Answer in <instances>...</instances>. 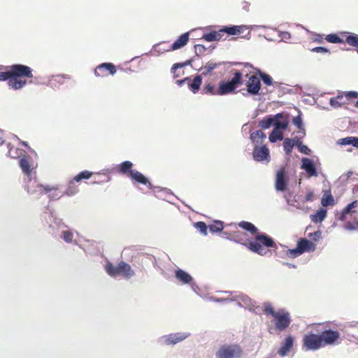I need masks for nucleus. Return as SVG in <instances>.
Instances as JSON below:
<instances>
[{
	"label": "nucleus",
	"instance_id": "f257e3e1",
	"mask_svg": "<svg viewBox=\"0 0 358 358\" xmlns=\"http://www.w3.org/2000/svg\"><path fill=\"white\" fill-rule=\"evenodd\" d=\"M32 72L31 67L23 64H13L10 66L0 65V81L8 80L10 88L18 90L27 85L24 78H33Z\"/></svg>",
	"mask_w": 358,
	"mask_h": 358
},
{
	"label": "nucleus",
	"instance_id": "f03ea898",
	"mask_svg": "<svg viewBox=\"0 0 358 358\" xmlns=\"http://www.w3.org/2000/svg\"><path fill=\"white\" fill-rule=\"evenodd\" d=\"M233 239L242 245H245L250 251L260 255H265L269 250L266 248H274L276 246L273 238L264 234H257L253 241H249L248 235L241 231H234L231 234Z\"/></svg>",
	"mask_w": 358,
	"mask_h": 358
},
{
	"label": "nucleus",
	"instance_id": "7ed1b4c3",
	"mask_svg": "<svg viewBox=\"0 0 358 358\" xmlns=\"http://www.w3.org/2000/svg\"><path fill=\"white\" fill-rule=\"evenodd\" d=\"M231 78L228 80H221L218 88L214 85L207 83L203 88V93L210 95H226L236 92V88L243 83V74L238 70L231 71Z\"/></svg>",
	"mask_w": 358,
	"mask_h": 358
},
{
	"label": "nucleus",
	"instance_id": "20e7f679",
	"mask_svg": "<svg viewBox=\"0 0 358 358\" xmlns=\"http://www.w3.org/2000/svg\"><path fill=\"white\" fill-rule=\"evenodd\" d=\"M340 337L338 331L326 330L320 334H308L303 338V346L306 350H317L325 345L334 344Z\"/></svg>",
	"mask_w": 358,
	"mask_h": 358
},
{
	"label": "nucleus",
	"instance_id": "39448f33",
	"mask_svg": "<svg viewBox=\"0 0 358 358\" xmlns=\"http://www.w3.org/2000/svg\"><path fill=\"white\" fill-rule=\"evenodd\" d=\"M263 312L266 315L273 317V322L276 329L282 331L285 330L291 323L289 313L285 309L275 311L270 303H264L262 306Z\"/></svg>",
	"mask_w": 358,
	"mask_h": 358
},
{
	"label": "nucleus",
	"instance_id": "423d86ee",
	"mask_svg": "<svg viewBox=\"0 0 358 358\" xmlns=\"http://www.w3.org/2000/svg\"><path fill=\"white\" fill-rule=\"evenodd\" d=\"M134 164L130 161H124L116 167L117 173L129 176L132 180L152 189V185L148 179L141 172L132 169Z\"/></svg>",
	"mask_w": 358,
	"mask_h": 358
},
{
	"label": "nucleus",
	"instance_id": "0eeeda50",
	"mask_svg": "<svg viewBox=\"0 0 358 358\" xmlns=\"http://www.w3.org/2000/svg\"><path fill=\"white\" fill-rule=\"evenodd\" d=\"M105 270L110 276L113 278L121 275L125 278H130L135 274L131 266L123 261H121L117 266L108 262L105 266Z\"/></svg>",
	"mask_w": 358,
	"mask_h": 358
},
{
	"label": "nucleus",
	"instance_id": "6e6552de",
	"mask_svg": "<svg viewBox=\"0 0 358 358\" xmlns=\"http://www.w3.org/2000/svg\"><path fill=\"white\" fill-rule=\"evenodd\" d=\"M244 26H231L224 27L218 31H213L210 33L205 34L203 36V38L208 41H217L222 38L224 34L228 35L234 36L241 34L243 31Z\"/></svg>",
	"mask_w": 358,
	"mask_h": 358
},
{
	"label": "nucleus",
	"instance_id": "1a4fd4ad",
	"mask_svg": "<svg viewBox=\"0 0 358 358\" xmlns=\"http://www.w3.org/2000/svg\"><path fill=\"white\" fill-rule=\"evenodd\" d=\"M242 355V348L236 343L222 345L215 353L216 358H241Z\"/></svg>",
	"mask_w": 358,
	"mask_h": 358
},
{
	"label": "nucleus",
	"instance_id": "9d476101",
	"mask_svg": "<svg viewBox=\"0 0 358 358\" xmlns=\"http://www.w3.org/2000/svg\"><path fill=\"white\" fill-rule=\"evenodd\" d=\"M316 250V245L311 241L304 238L298 240L294 249L288 250L287 254L292 258H295L305 252H312Z\"/></svg>",
	"mask_w": 358,
	"mask_h": 358
},
{
	"label": "nucleus",
	"instance_id": "9b49d317",
	"mask_svg": "<svg viewBox=\"0 0 358 358\" xmlns=\"http://www.w3.org/2000/svg\"><path fill=\"white\" fill-rule=\"evenodd\" d=\"M246 77L248 78V80L245 85L247 87L248 92L252 95L258 94L261 89L259 78L255 75L250 76L249 74H247Z\"/></svg>",
	"mask_w": 358,
	"mask_h": 358
},
{
	"label": "nucleus",
	"instance_id": "f8f14e48",
	"mask_svg": "<svg viewBox=\"0 0 358 358\" xmlns=\"http://www.w3.org/2000/svg\"><path fill=\"white\" fill-rule=\"evenodd\" d=\"M116 71V66L113 64L103 63L96 67L94 74L96 77H106L109 75H114Z\"/></svg>",
	"mask_w": 358,
	"mask_h": 358
},
{
	"label": "nucleus",
	"instance_id": "ddd939ff",
	"mask_svg": "<svg viewBox=\"0 0 358 358\" xmlns=\"http://www.w3.org/2000/svg\"><path fill=\"white\" fill-rule=\"evenodd\" d=\"M288 183V177L287 176L285 169H280L276 173L275 187L278 191L284 192L287 189Z\"/></svg>",
	"mask_w": 358,
	"mask_h": 358
},
{
	"label": "nucleus",
	"instance_id": "4468645a",
	"mask_svg": "<svg viewBox=\"0 0 358 358\" xmlns=\"http://www.w3.org/2000/svg\"><path fill=\"white\" fill-rule=\"evenodd\" d=\"M178 85L182 84H187L189 89L193 92L196 93L199 92L201 85L202 83V78L201 75L196 76L193 80L190 78H185L182 80H178L176 81Z\"/></svg>",
	"mask_w": 358,
	"mask_h": 358
},
{
	"label": "nucleus",
	"instance_id": "2eb2a0df",
	"mask_svg": "<svg viewBox=\"0 0 358 358\" xmlns=\"http://www.w3.org/2000/svg\"><path fill=\"white\" fill-rule=\"evenodd\" d=\"M294 338L292 336L288 335L285 337L284 341L278 350V354L280 357H285L292 350L294 347Z\"/></svg>",
	"mask_w": 358,
	"mask_h": 358
},
{
	"label": "nucleus",
	"instance_id": "dca6fc26",
	"mask_svg": "<svg viewBox=\"0 0 358 358\" xmlns=\"http://www.w3.org/2000/svg\"><path fill=\"white\" fill-rule=\"evenodd\" d=\"M252 155L257 162L269 161L270 159L269 150L266 145L256 146L253 150Z\"/></svg>",
	"mask_w": 358,
	"mask_h": 358
},
{
	"label": "nucleus",
	"instance_id": "f3484780",
	"mask_svg": "<svg viewBox=\"0 0 358 358\" xmlns=\"http://www.w3.org/2000/svg\"><path fill=\"white\" fill-rule=\"evenodd\" d=\"M189 336V334L184 332H177L170 334L163 337L164 342L166 345H175L186 339Z\"/></svg>",
	"mask_w": 358,
	"mask_h": 358
},
{
	"label": "nucleus",
	"instance_id": "a211bd4d",
	"mask_svg": "<svg viewBox=\"0 0 358 358\" xmlns=\"http://www.w3.org/2000/svg\"><path fill=\"white\" fill-rule=\"evenodd\" d=\"M301 169L306 171L309 176L317 177L318 176L315 166L312 159L303 157L301 159Z\"/></svg>",
	"mask_w": 358,
	"mask_h": 358
},
{
	"label": "nucleus",
	"instance_id": "6ab92c4d",
	"mask_svg": "<svg viewBox=\"0 0 358 358\" xmlns=\"http://www.w3.org/2000/svg\"><path fill=\"white\" fill-rule=\"evenodd\" d=\"M56 190L57 188L55 187H50L48 185L44 186L34 182L31 189L28 187L27 192L29 194H38V195H42L44 193H48L52 191L56 192Z\"/></svg>",
	"mask_w": 358,
	"mask_h": 358
},
{
	"label": "nucleus",
	"instance_id": "aec40b11",
	"mask_svg": "<svg viewBox=\"0 0 358 358\" xmlns=\"http://www.w3.org/2000/svg\"><path fill=\"white\" fill-rule=\"evenodd\" d=\"M189 41V34L185 33L182 34L170 47L167 49L163 48L164 51L176 50L184 47Z\"/></svg>",
	"mask_w": 358,
	"mask_h": 358
},
{
	"label": "nucleus",
	"instance_id": "412c9836",
	"mask_svg": "<svg viewBox=\"0 0 358 358\" xmlns=\"http://www.w3.org/2000/svg\"><path fill=\"white\" fill-rule=\"evenodd\" d=\"M30 163L31 157L27 155H23L19 161L20 167L22 172L27 176H29L32 171Z\"/></svg>",
	"mask_w": 358,
	"mask_h": 358
},
{
	"label": "nucleus",
	"instance_id": "4be33fe9",
	"mask_svg": "<svg viewBox=\"0 0 358 358\" xmlns=\"http://www.w3.org/2000/svg\"><path fill=\"white\" fill-rule=\"evenodd\" d=\"M175 276L182 284H189L192 281V277L180 268L175 271Z\"/></svg>",
	"mask_w": 358,
	"mask_h": 358
},
{
	"label": "nucleus",
	"instance_id": "5701e85b",
	"mask_svg": "<svg viewBox=\"0 0 358 358\" xmlns=\"http://www.w3.org/2000/svg\"><path fill=\"white\" fill-rule=\"evenodd\" d=\"M330 105L332 107L338 108L346 103L344 95L342 92H339L335 97H332L329 101Z\"/></svg>",
	"mask_w": 358,
	"mask_h": 358
},
{
	"label": "nucleus",
	"instance_id": "b1692460",
	"mask_svg": "<svg viewBox=\"0 0 358 358\" xmlns=\"http://www.w3.org/2000/svg\"><path fill=\"white\" fill-rule=\"evenodd\" d=\"M358 201H354L352 203H349L345 208H344L341 213V215L339 217V220L341 221H344L346 219V215L352 212H355V210H352L353 208H355L357 207Z\"/></svg>",
	"mask_w": 358,
	"mask_h": 358
},
{
	"label": "nucleus",
	"instance_id": "393cba45",
	"mask_svg": "<svg viewBox=\"0 0 358 358\" xmlns=\"http://www.w3.org/2000/svg\"><path fill=\"white\" fill-rule=\"evenodd\" d=\"M283 116L282 113H278L275 116V121L274 120V128L276 129H286L288 127L289 122L286 118L283 120L279 121L278 118H282Z\"/></svg>",
	"mask_w": 358,
	"mask_h": 358
},
{
	"label": "nucleus",
	"instance_id": "a878e982",
	"mask_svg": "<svg viewBox=\"0 0 358 358\" xmlns=\"http://www.w3.org/2000/svg\"><path fill=\"white\" fill-rule=\"evenodd\" d=\"M327 210L324 208H321L317 210L315 214L310 215L311 221L317 223L322 222L327 217Z\"/></svg>",
	"mask_w": 358,
	"mask_h": 358
},
{
	"label": "nucleus",
	"instance_id": "bb28decb",
	"mask_svg": "<svg viewBox=\"0 0 358 358\" xmlns=\"http://www.w3.org/2000/svg\"><path fill=\"white\" fill-rule=\"evenodd\" d=\"M238 226L241 227L242 229L249 231L252 235H257V227L252 224L251 222H246V221H242L238 223Z\"/></svg>",
	"mask_w": 358,
	"mask_h": 358
},
{
	"label": "nucleus",
	"instance_id": "cd10ccee",
	"mask_svg": "<svg viewBox=\"0 0 358 358\" xmlns=\"http://www.w3.org/2000/svg\"><path fill=\"white\" fill-rule=\"evenodd\" d=\"M321 204L324 207L332 206L334 204V199L330 191H327L324 192L321 199Z\"/></svg>",
	"mask_w": 358,
	"mask_h": 358
},
{
	"label": "nucleus",
	"instance_id": "c85d7f7f",
	"mask_svg": "<svg viewBox=\"0 0 358 358\" xmlns=\"http://www.w3.org/2000/svg\"><path fill=\"white\" fill-rule=\"evenodd\" d=\"M220 64H221L220 63H217L213 61H209L203 66V71L202 72V74L206 76V75L210 73L213 70H214L215 69L220 66Z\"/></svg>",
	"mask_w": 358,
	"mask_h": 358
},
{
	"label": "nucleus",
	"instance_id": "c756f323",
	"mask_svg": "<svg viewBox=\"0 0 358 358\" xmlns=\"http://www.w3.org/2000/svg\"><path fill=\"white\" fill-rule=\"evenodd\" d=\"M76 182H77L75 181L74 178L69 182L65 191L67 195L72 196L78 192V187L76 185Z\"/></svg>",
	"mask_w": 358,
	"mask_h": 358
},
{
	"label": "nucleus",
	"instance_id": "7c9ffc66",
	"mask_svg": "<svg viewBox=\"0 0 358 358\" xmlns=\"http://www.w3.org/2000/svg\"><path fill=\"white\" fill-rule=\"evenodd\" d=\"M293 124L300 130L299 133L301 134V137H304L306 135V131L303 128L302 118L300 115L293 118Z\"/></svg>",
	"mask_w": 358,
	"mask_h": 358
},
{
	"label": "nucleus",
	"instance_id": "2f4dec72",
	"mask_svg": "<svg viewBox=\"0 0 358 358\" xmlns=\"http://www.w3.org/2000/svg\"><path fill=\"white\" fill-rule=\"evenodd\" d=\"M268 138L269 141L272 143H275L277 141H282L283 139L282 132L274 128L272 132L270 134Z\"/></svg>",
	"mask_w": 358,
	"mask_h": 358
},
{
	"label": "nucleus",
	"instance_id": "473e14b6",
	"mask_svg": "<svg viewBox=\"0 0 358 358\" xmlns=\"http://www.w3.org/2000/svg\"><path fill=\"white\" fill-rule=\"evenodd\" d=\"M92 175H93V173L91 171H89L87 170L83 171L74 177V180L77 182H79L82 180H87V179L90 178L92 176Z\"/></svg>",
	"mask_w": 358,
	"mask_h": 358
},
{
	"label": "nucleus",
	"instance_id": "72a5a7b5",
	"mask_svg": "<svg viewBox=\"0 0 358 358\" xmlns=\"http://www.w3.org/2000/svg\"><path fill=\"white\" fill-rule=\"evenodd\" d=\"M294 146V143L293 142V140H291V138H286L284 140L283 148H284V150H285V153L287 155H289L292 153Z\"/></svg>",
	"mask_w": 358,
	"mask_h": 358
},
{
	"label": "nucleus",
	"instance_id": "f704fd0d",
	"mask_svg": "<svg viewBox=\"0 0 358 358\" xmlns=\"http://www.w3.org/2000/svg\"><path fill=\"white\" fill-rule=\"evenodd\" d=\"M274 120L275 118L272 117L264 118L259 122V126L264 129H268L272 124L274 125Z\"/></svg>",
	"mask_w": 358,
	"mask_h": 358
},
{
	"label": "nucleus",
	"instance_id": "c9c22d12",
	"mask_svg": "<svg viewBox=\"0 0 358 358\" xmlns=\"http://www.w3.org/2000/svg\"><path fill=\"white\" fill-rule=\"evenodd\" d=\"M223 222L221 221H215L209 225V229L212 233L220 232L223 229Z\"/></svg>",
	"mask_w": 358,
	"mask_h": 358
},
{
	"label": "nucleus",
	"instance_id": "e433bc0d",
	"mask_svg": "<svg viewBox=\"0 0 358 358\" xmlns=\"http://www.w3.org/2000/svg\"><path fill=\"white\" fill-rule=\"evenodd\" d=\"M258 72H259V75L260 78H262L263 83L266 85L271 86L273 84V78L268 74L263 73V72L260 71L259 70L258 71Z\"/></svg>",
	"mask_w": 358,
	"mask_h": 358
},
{
	"label": "nucleus",
	"instance_id": "4c0bfd02",
	"mask_svg": "<svg viewBox=\"0 0 358 358\" xmlns=\"http://www.w3.org/2000/svg\"><path fill=\"white\" fill-rule=\"evenodd\" d=\"M96 175L98 176L99 178L95 180L94 183L100 184L103 182H107L110 179V176L106 173H97Z\"/></svg>",
	"mask_w": 358,
	"mask_h": 358
},
{
	"label": "nucleus",
	"instance_id": "58836bf2",
	"mask_svg": "<svg viewBox=\"0 0 358 358\" xmlns=\"http://www.w3.org/2000/svg\"><path fill=\"white\" fill-rule=\"evenodd\" d=\"M194 227L203 235H207L208 227L203 222H197L194 224Z\"/></svg>",
	"mask_w": 358,
	"mask_h": 358
},
{
	"label": "nucleus",
	"instance_id": "ea45409f",
	"mask_svg": "<svg viewBox=\"0 0 358 358\" xmlns=\"http://www.w3.org/2000/svg\"><path fill=\"white\" fill-rule=\"evenodd\" d=\"M62 238L65 242L70 243L73 241V234L71 231H62Z\"/></svg>",
	"mask_w": 358,
	"mask_h": 358
},
{
	"label": "nucleus",
	"instance_id": "a19ab883",
	"mask_svg": "<svg viewBox=\"0 0 358 358\" xmlns=\"http://www.w3.org/2000/svg\"><path fill=\"white\" fill-rule=\"evenodd\" d=\"M266 134L261 130L256 131L255 132H253L250 135L251 139L253 141H255L257 138H261L264 139L266 138Z\"/></svg>",
	"mask_w": 358,
	"mask_h": 358
},
{
	"label": "nucleus",
	"instance_id": "79ce46f5",
	"mask_svg": "<svg viewBox=\"0 0 358 358\" xmlns=\"http://www.w3.org/2000/svg\"><path fill=\"white\" fill-rule=\"evenodd\" d=\"M321 231H316L313 233H310L308 234V237L311 239V241L313 243L317 242L320 238H321Z\"/></svg>",
	"mask_w": 358,
	"mask_h": 358
},
{
	"label": "nucleus",
	"instance_id": "37998d69",
	"mask_svg": "<svg viewBox=\"0 0 358 358\" xmlns=\"http://www.w3.org/2000/svg\"><path fill=\"white\" fill-rule=\"evenodd\" d=\"M312 52H317V53H329L330 51L329 49L324 47H315L311 50Z\"/></svg>",
	"mask_w": 358,
	"mask_h": 358
},
{
	"label": "nucleus",
	"instance_id": "c03bdc74",
	"mask_svg": "<svg viewBox=\"0 0 358 358\" xmlns=\"http://www.w3.org/2000/svg\"><path fill=\"white\" fill-rule=\"evenodd\" d=\"M345 96L347 100H349L352 98H357L358 92L355 91L346 92H345Z\"/></svg>",
	"mask_w": 358,
	"mask_h": 358
},
{
	"label": "nucleus",
	"instance_id": "a18cd8bd",
	"mask_svg": "<svg viewBox=\"0 0 358 358\" xmlns=\"http://www.w3.org/2000/svg\"><path fill=\"white\" fill-rule=\"evenodd\" d=\"M298 150L305 155H310V150L305 145L302 144L300 146H298Z\"/></svg>",
	"mask_w": 358,
	"mask_h": 358
},
{
	"label": "nucleus",
	"instance_id": "49530a36",
	"mask_svg": "<svg viewBox=\"0 0 358 358\" xmlns=\"http://www.w3.org/2000/svg\"><path fill=\"white\" fill-rule=\"evenodd\" d=\"M194 48L196 54H203L206 50V48L204 47V45L201 44L196 45Z\"/></svg>",
	"mask_w": 358,
	"mask_h": 358
},
{
	"label": "nucleus",
	"instance_id": "de8ad7c7",
	"mask_svg": "<svg viewBox=\"0 0 358 358\" xmlns=\"http://www.w3.org/2000/svg\"><path fill=\"white\" fill-rule=\"evenodd\" d=\"M351 136L341 138L338 141V143L342 145H351Z\"/></svg>",
	"mask_w": 358,
	"mask_h": 358
},
{
	"label": "nucleus",
	"instance_id": "09e8293b",
	"mask_svg": "<svg viewBox=\"0 0 358 358\" xmlns=\"http://www.w3.org/2000/svg\"><path fill=\"white\" fill-rule=\"evenodd\" d=\"M303 137H301V134H300V136H296L293 138H291V140H293V142L294 143V145H296L297 148L298 146H300L303 144V142L301 141V138Z\"/></svg>",
	"mask_w": 358,
	"mask_h": 358
},
{
	"label": "nucleus",
	"instance_id": "8fccbe9b",
	"mask_svg": "<svg viewBox=\"0 0 358 358\" xmlns=\"http://www.w3.org/2000/svg\"><path fill=\"white\" fill-rule=\"evenodd\" d=\"M324 41L323 36L321 34H316L313 38V41L317 43H322Z\"/></svg>",
	"mask_w": 358,
	"mask_h": 358
},
{
	"label": "nucleus",
	"instance_id": "3c124183",
	"mask_svg": "<svg viewBox=\"0 0 358 358\" xmlns=\"http://www.w3.org/2000/svg\"><path fill=\"white\" fill-rule=\"evenodd\" d=\"M345 228L348 230H350V231H352V230H355L356 229V227L355 226L354 224L350 222H348L347 223H345Z\"/></svg>",
	"mask_w": 358,
	"mask_h": 358
},
{
	"label": "nucleus",
	"instance_id": "603ef678",
	"mask_svg": "<svg viewBox=\"0 0 358 358\" xmlns=\"http://www.w3.org/2000/svg\"><path fill=\"white\" fill-rule=\"evenodd\" d=\"M313 197H314L313 192H309L306 195L305 200H306V201H311L313 200Z\"/></svg>",
	"mask_w": 358,
	"mask_h": 358
},
{
	"label": "nucleus",
	"instance_id": "864d4df0",
	"mask_svg": "<svg viewBox=\"0 0 358 358\" xmlns=\"http://www.w3.org/2000/svg\"><path fill=\"white\" fill-rule=\"evenodd\" d=\"M351 145L355 148H358V138L351 136Z\"/></svg>",
	"mask_w": 358,
	"mask_h": 358
},
{
	"label": "nucleus",
	"instance_id": "5fc2aeb1",
	"mask_svg": "<svg viewBox=\"0 0 358 358\" xmlns=\"http://www.w3.org/2000/svg\"><path fill=\"white\" fill-rule=\"evenodd\" d=\"M241 6H242L243 9H244V10H245L247 11L249 10L250 3L248 2L243 1L241 3Z\"/></svg>",
	"mask_w": 358,
	"mask_h": 358
},
{
	"label": "nucleus",
	"instance_id": "6e6d98bb",
	"mask_svg": "<svg viewBox=\"0 0 358 358\" xmlns=\"http://www.w3.org/2000/svg\"><path fill=\"white\" fill-rule=\"evenodd\" d=\"M49 193H50V194H49L48 196H49L50 199H57V198H59V196L57 194H55L54 193H52V192H49Z\"/></svg>",
	"mask_w": 358,
	"mask_h": 358
},
{
	"label": "nucleus",
	"instance_id": "4d7b16f0",
	"mask_svg": "<svg viewBox=\"0 0 358 358\" xmlns=\"http://www.w3.org/2000/svg\"><path fill=\"white\" fill-rule=\"evenodd\" d=\"M4 143V138H3V134L2 132L0 131V145H1L2 144H3Z\"/></svg>",
	"mask_w": 358,
	"mask_h": 358
},
{
	"label": "nucleus",
	"instance_id": "13d9d810",
	"mask_svg": "<svg viewBox=\"0 0 358 358\" xmlns=\"http://www.w3.org/2000/svg\"><path fill=\"white\" fill-rule=\"evenodd\" d=\"M182 66L180 64H175L173 65L172 68H171V70L173 71L175 69H176L178 67H180Z\"/></svg>",
	"mask_w": 358,
	"mask_h": 358
},
{
	"label": "nucleus",
	"instance_id": "bf43d9fd",
	"mask_svg": "<svg viewBox=\"0 0 358 358\" xmlns=\"http://www.w3.org/2000/svg\"><path fill=\"white\" fill-rule=\"evenodd\" d=\"M20 143L25 147H28V143L26 141H21Z\"/></svg>",
	"mask_w": 358,
	"mask_h": 358
},
{
	"label": "nucleus",
	"instance_id": "052dcab7",
	"mask_svg": "<svg viewBox=\"0 0 358 358\" xmlns=\"http://www.w3.org/2000/svg\"><path fill=\"white\" fill-rule=\"evenodd\" d=\"M166 45V43H162L159 44L158 46L159 47V46H161V45Z\"/></svg>",
	"mask_w": 358,
	"mask_h": 358
},
{
	"label": "nucleus",
	"instance_id": "680f3d73",
	"mask_svg": "<svg viewBox=\"0 0 358 358\" xmlns=\"http://www.w3.org/2000/svg\"><path fill=\"white\" fill-rule=\"evenodd\" d=\"M355 106L357 108H358V100L356 101V103H355Z\"/></svg>",
	"mask_w": 358,
	"mask_h": 358
},
{
	"label": "nucleus",
	"instance_id": "e2e57ef3",
	"mask_svg": "<svg viewBox=\"0 0 358 358\" xmlns=\"http://www.w3.org/2000/svg\"><path fill=\"white\" fill-rule=\"evenodd\" d=\"M56 78H58V79H60L62 77L59 76H57Z\"/></svg>",
	"mask_w": 358,
	"mask_h": 358
},
{
	"label": "nucleus",
	"instance_id": "0e129e2a",
	"mask_svg": "<svg viewBox=\"0 0 358 358\" xmlns=\"http://www.w3.org/2000/svg\"><path fill=\"white\" fill-rule=\"evenodd\" d=\"M350 174H352V172H350V173H348V176H350Z\"/></svg>",
	"mask_w": 358,
	"mask_h": 358
},
{
	"label": "nucleus",
	"instance_id": "69168bd1",
	"mask_svg": "<svg viewBox=\"0 0 358 358\" xmlns=\"http://www.w3.org/2000/svg\"><path fill=\"white\" fill-rule=\"evenodd\" d=\"M357 189H358V185H357Z\"/></svg>",
	"mask_w": 358,
	"mask_h": 358
}]
</instances>
